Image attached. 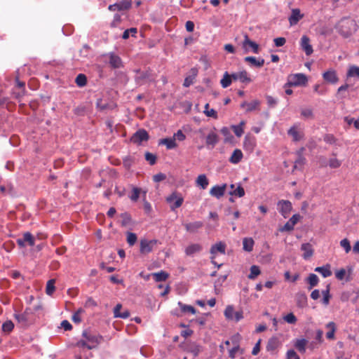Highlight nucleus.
I'll use <instances>...</instances> for the list:
<instances>
[{"instance_id": "ddd939ff", "label": "nucleus", "mask_w": 359, "mask_h": 359, "mask_svg": "<svg viewBox=\"0 0 359 359\" xmlns=\"http://www.w3.org/2000/svg\"><path fill=\"white\" fill-rule=\"evenodd\" d=\"M231 77H233L234 81H239L243 83H249L252 81V79L245 70L233 72L231 74Z\"/></svg>"}, {"instance_id": "7ed1b4c3", "label": "nucleus", "mask_w": 359, "mask_h": 359, "mask_svg": "<svg viewBox=\"0 0 359 359\" xmlns=\"http://www.w3.org/2000/svg\"><path fill=\"white\" fill-rule=\"evenodd\" d=\"M13 316L22 328L27 327L34 321V312L30 308L25 309L22 313L15 312Z\"/></svg>"}, {"instance_id": "dca6fc26", "label": "nucleus", "mask_w": 359, "mask_h": 359, "mask_svg": "<svg viewBox=\"0 0 359 359\" xmlns=\"http://www.w3.org/2000/svg\"><path fill=\"white\" fill-rule=\"evenodd\" d=\"M287 135L292 137V140L294 142H298L302 139L304 135L302 132L299 130V125L294 124L288 130Z\"/></svg>"}, {"instance_id": "6ab92c4d", "label": "nucleus", "mask_w": 359, "mask_h": 359, "mask_svg": "<svg viewBox=\"0 0 359 359\" xmlns=\"http://www.w3.org/2000/svg\"><path fill=\"white\" fill-rule=\"evenodd\" d=\"M295 300L297 307L304 308L307 306L308 297L304 292H299L295 294Z\"/></svg>"}, {"instance_id": "bf43d9fd", "label": "nucleus", "mask_w": 359, "mask_h": 359, "mask_svg": "<svg viewBox=\"0 0 359 359\" xmlns=\"http://www.w3.org/2000/svg\"><path fill=\"white\" fill-rule=\"evenodd\" d=\"M137 32V28L132 27L128 29H126L123 34L122 38L123 39H127L129 38L130 34L133 36H135V34Z\"/></svg>"}, {"instance_id": "5fc2aeb1", "label": "nucleus", "mask_w": 359, "mask_h": 359, "mask_svg": "<svg viewBox=\"0 0 359 359\" xmlns=\"http://www.w3.org/2000/svg\"><path fill=\"white\" fill-rule=\"evenodd\" d=\"M341 165V161L337 159L335 156L330 158L327 163V165L331 168H338Z\"/></svg>"}, {"instance_id": "69168bd1", "label": "nucleus", "mask_w": 359, "mask_h": 359, "mask_svg": "<svg viewBox=\"0 0 359 359\" xmlns=\"http://www.w3.org/2000/svg\"><path fill=\"white\" fill-rule=\"evenodd\" d=\"M145 159L149 163L150 165H153L156 162V156L150 153V152H146L145 154Z\"/></svg>"}, {"instance_id": "1a4fd4ad", "label": "nucleus", "mask_w": 359, "mask_h": 359, "mask_svg": "<svg viewBox=\"0 0 359 359\" xmlns=\"http://www.w3.org/2000/svg\"><path fill=\"white\" fill-rule=\"evenodd\" d=\"M16 242L20 248H25L27 245L32 247L35 244V238L30 232H25L22 238L16 240Z\"/></svg>"}, {"instance_id": "58836bf2", "label": "nucleus", "mask_w": 359, "mask_h": 359, "mask_svg": "<svg viewBox=\"0 0 359 359\" xmlns=\"http://www.w3.org/2000/svg\"><path fill=\"white\" fill-rule=\"evenodd\" d=\"M217 142H218V136L215 133L211 132L207 135V137H206L207 145L211 146V147L213 148Z\"/></svg>"}, {"instance_id": "a18cd8bd", "label": "nucleus", "mask_w": 359, "mask_h": 359, "mask_svg": "<svg viewBox=\"0 0 359 359\" xmlns=\"http://www.w3.org/2000/svg\"><path fill=\"white\" fill-rule=\"evenodd\" d=\"M250 273L248 276V278L250 280H254L256 278L257 276H258L261 273L260 269L257 265H252L250 267Z\"/></svg>"}, {"instance_id": "0eeeda50", "label": "nucleus", "mask_w": 359, "mask_h": 359, "mask_svg": "<svg viewBox=\"0 0 359 359\" xmlns=\"http://www.w3.org/2000/svg\"><path fill=\"white\" fill-rule=\"evenodd\" d=\"M158 243V240H147L142 238L140 242V252L141 254H148L151 252L154 247Z\"/></svg>"}, {"instance_id": "de8ad7c7", "label": "nucleus", "mask_w": 359, "mask_h": 359, "mask_svg": "<svg viewBox=\"0 0 359 359\" xmlns=\"http://www.w3.org/2000/svg\"><path fill=\"white\" fill-rule=\"evenodd\" d=\"M13 328H14V324L10 320L5 321L2 324V327H1L2 331L5 333H10L13 330Z\"/></svg>"}, {"instance_id": "412c9836", "label": "nucleus", "mask_w": 359, "mask_h": 359, "mask_svg": "<svg viewBox=\"0 0 359 359\" xmlns=\"http://www.w3.org/2000/svg\"><path fill=\"white\" fill-rule=\"evenodd\" d=\"M323 77L328 83L334 84L339 81V78L334 69L328 70L323 73Z\"/></svg>"}, {"instance_id": "0e129e2a", "label": "nucleus", "mask_w": 359, "mask_h": 359, "mask_svg": "<svg viewBox=\"0 0 359 359\" xmlns=\"http://www.w3.org/2000/svg\"><path fill=\"white\" fill-rule=\"evenodd\" d=\"M140 189L137 187H133L132 194L129 196L132 201H137L140 197Z\"/></svg>"}, {"instance_id": "c03bdc74", "label": "nucleus", "mask_w": 359, "mask_h": 359, "mask_svg": "<svg viewBox=\"0 0 359 359\" xmlns=\"http://www.w3.org/2000/svg\"><path fill=\"white\" fill-rule=\"evenodd\" d=\"M307 282L309 284V289L311 290L318 285L319 279L317 275L315 273H311L307 278Z\"/></svg>"}, {"instance_id": "423d86ee", "label": "nucleus", "mask_w": 359, "mask_h": 359, "mask_svg": "<svg viewBox=\"0 0 359 359\" xmlns=\"http://www.w3.org/2000/svg\"><path fill=\"white\" fill-rule=\"evenodd\" d=\"M224 315L226 320H234L235 322H238L243 318V311H234V307L232 305H228L225 308L224 311Z\"/></svg>"}, {"instance_id": "393cba45", "label": "nucleus", "mask_w": 359, "mask_h": 359, "mask_svg": "<svg viewBox=\"0 0 359 359\" xmlns=\"http://www.w3.org/2000/svg\"><path fill=\"white\" fill-rule=\"evenodd\" d=\"M256 145L255 138L250 135H245L243 140V147L245 150L251 151Z\"/></svg>"}, {"instance_id": "603ef678", "label": "nucleus", "mask_w": 359, "mask_h": 359, "mask_svg": "<svg viewBox=\"0 0 359 359\" xmlns=\"http://www.w3.org/2000/svg\"><path fill=\"white\" fill-rule=\"evenodd\" d=\"M75 82L79 87H83L86 85L87 78L85 74H79L76 76Z\"/></svg>"}, {"instance_id": "39448f33", "label": "nucleus", "mask_w": 359, "mask_h": 359, "mask_svg": "<svg viewBox=\"0 0 359 359\" xmlns=\"http://www.w3.org/2000/svg\"><path fill=\"white\" fill-rule=\"evenodd\" d=\"M165 201L170 205V210L174 211L182 205L184 198L180 193L173 191L166 197Z\"/></svg>"}, {"instance_id": "f3484780", "label": "nucleus", "mask_w": 359, "mask_h": 359, "mask_svg": "<svg viewBox=\"0 0 359 359\" xmlns=\"http://www.w3.org/2000/svg\"><path fill=\"white\" fill-rule=\"evenodd\" d=\"M136 76L135 77V82L138 85H142L144 82L149 79L150 74L147 71H141L140 69H136Z\"/></svg>"}, {"instance_id": "13d9d810", "label": "nucleus", "mask_w": 359, "mask_h": 359, "mask_svg": "<svg viewBox=\"0 0 359 359\" xmlns=\"http://www.w3.org/2000/svg\"><path fill=\"white\" fill-rule=\"evenodd\" d=\"M340 245L344 248L346 253H348L351 250L350 241L347 238H344L340 241Z\"/></svg>"}, {"instance_id": "c9c22d12", "label": "nucleus", "mask_w": 359, "mask_h": 359, "mask_svg": "<svg viewBox=\"0 0 359 359\" xmlns=\"http://www.w3.org/2000/svg\"><path fill=\"white\" fill-rule=\"evenodd\" d=\"M280 342L277 337H272L269 339L266 345V350L270 352L275 351L279 346Z\"/></svg>"}, {"instance_id": "72a5a7b5", "label": "nucleus", "mask_w": 359, "mask_h": 359, "mask_svg": "<svg viewBox=\"0 0 359 359\" xmlns=\"http://www.w3.org/2000/svg\"><path fill=\"white\" fill-rule=\"evenodd\" d=\"M233 81V77H231V74H229L228 72H225L223 74V77L220 80V84L223 88H226L231 84Z\"/></svg>"}, {"instance_id": "cd10ccee", "label": "nucleus", "mask_w": 359, "mask_h": 359, "mask_svg": "<svg viewBox=\"0 0 359 359\" xmlns=\"http://www.w3.org/2000/svg\"><path fill=\"white\" fill-rule=\"evenodd\" d=\"M255 241L251 237H245L243 239V250L245 252H250L253 250Z\"/></svg>"}, {"instance_id": "20e7f679", "label": "nucleus", "mask_w": 359, "mask_h": 359, "mask_svg": "<svg viewBox=\"0 0 359 359\" xmlns=\"http://www.w3.org/2000/svg\"><path fill=\"white\" fill-rule=\"evenodd\" d=\"M307 81V77L304 74H292L287 76V82L285 83L283 87L302 86H305Z\"/></svg>"}, {"instance_id": "c85d7f7f", "label": "nucleus", "mask_w": 359, "mask_h": 359, "mask_svg": "<svg viewBox=\"0 0 359 359\" xmlns=\"http://www.w3.org/2000/svg\"><path fill=\"white\" fill-rule=\"evenodd\" d=\"M301 250L304 251L302 256L304 259H309L313 254L312 245L309 243H303L301 246Z\"/></svg>"}, {"instance_id": "bb28decb", "label": "nucleus", "mask_w": 359, "mask_h": 359, "mask_svg": "<svg viewBox=\"0 0 359 359\" xmlns=\"http://www.w3.org/2000/svg\"><path fill=\"white\" fill-rule=\"evenodd\" d=\"M203 225V223L201 221H196L194 222L187 223L184 225L185 229L187 231L190 233H196L197 231L201 228Z\"/></svg>"}, {"instance_id": "49530a36", "label": "nucleus", "mask_w": 359, "mask_h": 359, "mask_svg": "<svg viewBox=\"0 0 359 359\" xmlns=\"http://www.w3.org/2000/svg\"><path fill=\"white\" fill-rule=\"evenodd\" d=\"M347 77H357L359 79V67L351 65L347 72Z\"/></svg>"}, {"instance_id": "864d4df0", "label": "nucleus", "mask_w": 359, "mask_h": 359, "mask_svg": "<svg viewBox=\"0 0 359 359\" xmlns=\"http://www.w3.org/2000/svg\"><path fill=\"white\" fill-rule=\"evenodd\" d=\"M204 114L208 116V117H212V118H217V111L213 109H209V104H206L205 105V107H204Z\"/></svg>"}, {"instance_id": "338daca9", "label": "nucleus", "mask_w": 359, "mask_h": 359, "mask_svg": "<svg viewBox=\"0 0 359 359\" xmlns=\"http://www.w3.org/2000/svg\"><path fill=\"white\" fill-rule=\"evenodd\" d=\"M172 137L175 138V141L178 140L182 142L186 139V135L181 130H178L175 133H174Z\"/></svg>"}, {"instance_id": "052dcab7", "label": "nucleus", "mask_w": 359, "mask_h": 359, "mask_svg": "<svg viewBox=\"0 0 359 359\" xmlns=\"http://www.w3.org/2000/svg\"><path fill=\"white\" fill-rule=\"evenodd\" d=\"M306 163V158L304 157L297 156V160L294 161V168L295 169H301Z\"/></svg>"}, {"instance_id": "f03ea898", "label": "nucleus", "mask_w": 359, "mask_h": 359, "mask_svg": "<svg viewBox=\"0 0 359 359\" xmlns=\"http://www.w3.org/2000/svg\"><path fill=\"white\" fill-rule=\"evenodd\" d=\"M82 336L85 339H81L77 342L79 347H86L88 349L95 348L102 341V337L100 334L93 333L89 330H84Z\"/></svg>"}, {"instance_id": "a211bd4d", "label": "nucleus", "mask_w": 359, "mask_h": 359, "mask_svg": "<svg viewBox=\"0 0 359 359\" xmlns=\"http://www.w3.org/2000/svg\"><path fill=\"white\" fill-rule=\"evenodd\" d=\"M226 251V245L222 242H217L215 244L212 245L210 252L212 256H215L219 252L222 255H224Z\"/></svg>"}, {"instance_id": "2f4dec72", "label": "nucleus", "mask_w": 359, "mask_h": 359, "mask_svg": "<svg viewBox=\"0 0 359 359\" xmlns=\"http://www.w3.org/2000/svg\"><path fill=\"white\" fill-rule=\"evenodd\" d=\"M196 184L202 189H205L209 184V181L205 174H201L198 176Z\"/></svg>"}, {"instance_id": "37998d69", "label": "nucleus", "mask_w": 359, "mask_h": 359, "mask_svg": "<svg viewBox=\"0 0 359 359\" xmlns=\"http://www.w3.org/2000/svg\"><path fill=\"white\" fill-rule=\"evenodd\" d=\"M178 306H180V310L182 313H189L191 314L196 313L195 308L191 305L184 304L183 303L179 302Z\"/></svg>"}, {"instance_id": "4be33fe9", "label": "nucleus", "mask_w": 359, "mask_h": 359, "mask_svg": "<svg viewBox=\"0 0 359 359\" xmlns=\"http://www.w3.org/2000/svg\"><path fill=\"white\" fill-rule=\"evenodd\" d=\"M109 65L112 68L118 69L123 67V62L119 56L114 54V53H110L109 55Z\"/></svg>"}, {"instance_id": "9b49d317", "label": "nucleus", "mask_w": 359, "mask_h": 359, "mask_svg": "<svg viewBox=\"0 0 359 359\" xmlns=\"http://www.w3.org/2000/svg\"><path fill=\"white\" fill-rule=\"evenodd\" d=\"M132 5L130 0H121L119 2L109 5L108 9L111 11L128 10Z\"/></svg>"}, {"instance_id": "4c0bfd02", "label": "nucleus", "mask_w": 359, "mask_h": 359, "mask_svg": "<svg viewBox=\"0 0 359 359\" xmlns=\"http://www.w3.org/2000/svg\"><path fill=\"white\" fill-rule=\"evenodd\" d=\"M231 191H229V194L231 196L241 198L245 195V190L241 185H238L236 188H235L234 184H231Z\"/></svg>"}, {"instance_id": "aec40b11", "label": "nucleus", "mask_w": 359, "mask_h": 359, "mask_svg": "<svg viewBox=\"0 0 359 359\" xmlns=\"http://www.w3.org/2000/svg\"><path fill=\"white\" fill-rule=\"evenodd\" d=\"M304 15L301 13L299 8H294L292 10V13L288 18L290 25H295L298 22L303 18Z\"/></svg>"}, {"instance_id": "6e6552de", "label": "nucleus", "mask_w": 359, "mask_h": 359, "mask_svg": "<svg viewBox=\"0 0 359 359\" xmlns=\"http://www.w3.org/2000/svg\"><path fill=\"white\" fill-rule=\"evenodd\" d=\"M278 210L280 214L284 217H288L292 209V203L287 200H280L278 203Z\"/></svg>"}, {"instance_id": "f704fd0d", "label": "nucleus", "mask_w": 359, "mask_h": 359, "mask_svg": "<svg viewBox=\"0 0 359 359\" xmlns=\"http://www.w3.org/2000/svg\"><path fill=\"white\" fill-rule=\"evenodd\" d=\"M244 60L245 62H250L252 66L257 67H261L264 64V60L262 58L257 59L256 57L253 56H248L245 57Z\"/></svg>"}, {"instance_id": "774afa93", "label": "nucleus", "mask_w": 359, "mask_h": 359, "mask_svg": "<svg viewBox=\"0 0 359 359\" xmlns=\"http://www.w3.org/2000/svg\"><path fill=\"white\" fill-rule=\"evenodd\" d=\"M286 355H287V359H299V355L292 349L287 351Z\"/></svg>"}, {"instance_id": "b1692460", "label": "nucleus", "mask_w": 359, "mask_h": 359, "mask_svg": "<svg viewBox=\"0 0 359 359\" xmlns=\"http://www.w3.org/2000/svg\"><path fill=\"white\" fill-rule=\"evenodd\" d=\"M202 346L195 342L189 344L186 348V351L193 354L194 357L198 356V354L202 351Z\"/></svg>"}, {"instance_id": "a878e982", "label": "nucleus", "mask_w": 359, "mask_h": 359, "mask_svg": "<svg viewBox=\"0 0 359 359\" xmlns=\"http://www.w3.org/2000/svg\"><path fill=\"white\" fill-rule=\"evenodd\" d=\"M158 144L165 145L168 149H173L177 147L176 142H175V138L173 137L161 139L158 142Z\"/></svg>"}, {"instance_id": "e2e57ef3", "label": "nucleus", "mask_w": 359, "mask_h": 359, "mask_svg": "<svg viewBox=\"0 0 359 359\" xmlns=\"http://www.w3.org/2000/svg\"><path fill=\"white\" fill-rule=\"evenodd\" d=\"M266 100L268 106L271 108L275 107L278 103L277 99L271 95H266Z\"/></svg>"}, {"instance_id": "09e8293b", "label": "nucleus", "mask_w": 359, "mask_h": 359, "mask_svg": "<svg viewBox=\"0 0 359 359\" xmlns=\"http://www.w3.org/2000/svg\"><path fill=\"white\" fill-rule=\"evenodd\" d=\"M55 280L54 279L49 280L46 283V292L48 295H52L55 290Z\"/></svg>"}, {"instance_id": "8fccbe9b", "label": "nucleus", "mask_w": 359, "mask_h": 359, "mask_svg": "<svg viewBox=\"0 0 359 359\" xmlns=\"http://www.w3.org/2000/svg\"><path fill=\"white\" fill-rule=\"evenodd\" d=\"M260 105V101L258 100H255L250 102H248L246 111L250 112L254 110H257L259 109V107Z\"/></svg>"}, {"instance_id": "c756f323", "label": "nucleus", "mask_w": 359, "mask_h": 359, "mask_svg": "<svg viewBox=\"0 0 359 359\" xmlns=\"http://www.w3.org/2000/svg\"><path fill=\"white\" fill-rule=\"evenodd\" d=\"M121 304H118L116 305V306L114 309V316L115 318H121L123 319H126L129 317L130 313L128 311H125L123 312H121Z\"/></svg>"}, {"instance_id": "79ce46f5", "label": "nucleus", "mask_w": 359, "mask_h": 359, "mask_svg": "<svg viewBox=\"0 0 359 359\" xmlns=\"http://www.w3.org/2000/svg\"><path fill=\"white\" fill-rule=\"evenodd\" d=\"M151 275L156 282L165 281L169 276L168 273L163 271L153 273Z\"/></svg>"}, {"instance_id": "7c9ffc66", "label": "nucleus", "mask_w": 359, "mask_h": 359, "mask_svg": "<svg viewBox=\"0 0 359 359\" xmlns=\"http://www.w3.org/2000/svg\"><path fill=\"white\" fill-rule=\"evenodd\" d=\"M315 271L320 273L323 278H327L332 275L330 264H326L323 266H318L315 269Z\"/></svg>"}, {"instance_id": "473e14b6", "label": "nucleus", "mask_w": 359, "mask_h": 359, "mask_svg": "<svg viewBox=\"0 0 359 359\" xmlns=\"http://www.w3.org/2000/svg\"><path fill=\"white\" fill-rule=\"evenodd\" d=\"M307 343L308 341L306 339H297L294 341V346L300 353H304L306 352V346Z\"/></svg>"}, {"instance_id": "4468645a", "label": "nucleus", "mask_w": 359, "mask_h": 359, "mask_svg": "<svg viewBox=\"0 0 359 359\" xmlns=\"http://www.w3.org/2000/svg\"><path fill=\"white\" fill-rule=\"evenodd\" d=\"M300 47L305 52L306 55H311L313 49L310 43V39L306 35H303L300 39Z\"/></svg>"}, {"instance_id": "f8f14e48", "label": "nucleus", "mask_w": 359, "mask_h": 359, "mask_svg": "<svg viewBox=\"0 0 359 359\" xmlns=\"http://www.w3.org/2000/svg\"><path fill=\"white\" fill-rule=\"evenodd\" d=\"M243 48L246 53L249 52V48H250L252 51L255 54H257L259 51V45L255 41H251L247 34L244 36Z\"/></svg>"}, {"instance_id": "6e6d98bb", "label": "nucleus", "mask_w": 359, "mask_h": 359, "mask_svg": "<svg viewBox=\"0 0 359 359\" xmlns=\"http://www.w3.org/2000/svg\"><path fill=\"white\" fill-rule=\"evenodd\" d=\"M283 320L288 324L294 325L297 323V318L293 313H289L283 316Z\"/></svg>"}, {"instance_id": "2eb2a0df", "label": "nucleus", "mask_w": 359, "mask_h": 359, "mask_svg": "<svg viewBox=\"0 0 359 359\" xmlns=\"http://www.w3.org/2000/svg\"><path fill=\"white\" fill-rule=\"evenodd\" d=\"M226 189V184L213 186L210 190V194L212 196L215 197L217 199H219L225 194Z\"/></svg>"}, {"instance_id": "4d7b16f0", "label": "nucleus", "mask_w": 359, "mask_h": 359, "mask_svg": "<svg viewBox=\"0 0 359 359\" xmlns=\"http://www.w3.org/2000/svg\"><path fill=\"white\" fill-rule=\"evenodd\" d=\"M84 313L83 309H78L72 317V320L74 323H80L81 322V315Z\"/></svg>"}, {"instance_id": "a19ab883", "label": "nucleus", "mask_w": 359, "mask_h": 359, "mask_svg": "<svg viewBox=\"0 0 359 359\" xmlns=\"http://www.w3.org/2000/svg\"><path fill=\"white\" fill-rule=\"evenodd\" d=\"M326 327L329 331L326 333V337L328 339H333L334 338V332L336 331V325L334 322H330L326 325Z\"/></svg>"}, {"instance_id": "ea45409f", "label": "nucleus", "mask_w": 359, "mask_h": 359, "mask_svg": "<svg viewBox=\"0 0 359 359\" xmlns=\"http://www.w3.org/2000/svg\"><path fill=\"white\" fill-rule=\"evenodd\" d=\"M245 124V122L244 121H241L239 124L231 126V128L237 137H240L243 134V126Z\"/></svg>"}, {"instance_id": "9d476101", "label": "nucleus", "mask_w": 359, "mask_h": 359, "mask_svg": "<svg viewBox=\"0 0 359 359\" xmlns=\"http://www.w3.org/2000/svg\"><path fill=\"white\" fill-rule=\"evenodd\" d=\"M149 134L144 129H140L136 131L133 136L131 137V142L140 144L144 141H147L149 140Z\"/></svg>"}, {"instance_id": "3c124183", "label": "nucleus", "mask_w": 359, "mask_h": 359, "mask_svg": "<svg viewBox=\"0 0 359 359\" xmlns=\"http://www.w3.org/2000/svg\"><path fill=\"white\" fill-rule=\"evenodd\" d=\"M323 297V304L325 306L328 305L330 303V299L331 297L330 294V285H327V288L325 290L322 291Z\"/></svg>"}, {"instance_id": "f257e3e1", "label": "nucleus", "mask_w": 359, "mask_h": 359, "mask_svg": "<svg viewBox=\"0 0 359 359\" xmlns=\"http://www.w3.org/2000/svg\"><path fill=\"white\" fill-rule=\"evenodd\" d=\"M335 28L341 36L347 38L357 31L358 26L354 20L343 18L336 25Z\"/></svg>"}, {"instance_id": "e433bc0d", "label": "nucleus", "mask_w": 359, "mask_h": 359, "mask_svg": "<svg viewBox=\"0 0 359 359\" xmlns=\"http://www.w3.org/2000/svg\"><path fill=\"white\" fill-rule=\"evenodd\" d=\"M243 156V155L241 150L236 149L233 151L232 155L231 156L229 161L231 163L237 164L242 160Z\"/></svg>"}, {"instance_id": "680f3d73", "label": "nucleus", "mask_w": 359, "mask_h": 359, "mask_svg": "<svg viewBox=\"0 0 359 359\" xmlns=\"http://www.w3.org/2000/svg\"><path fill=\"white\" fill-rule=\"evenodd\" d=\"M137 241V236L135 233L132 232H128L127 233V242L130 246H133Z\"/></svg>"}, {"instance_id": "5701e85b", "label": "nucleus", "mask_w": 359, "mask_h": 359, "mask_svg": "<svg viewBox=\"0 0 359 359\" xmlns=\"http://www.w3.org/2000/svg\"><path fill=\"white\" fill-rule=\"evenodd\" d=\"M202 250L201 245L198 243H193L188 245L185 250L184 252L187 256H193L194 255L200 252Z\"/></svg>"}]
</instances>
